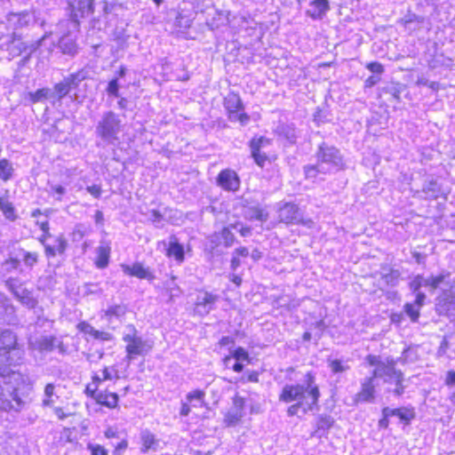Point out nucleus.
<instances>
[{
  "mask_svg": "<svg viewBox=\"0 0 455 455\" xmlns=\"http://www.w3.org/2000/svg\"><path fill=\"white\" fill-rule=\"evenodd\" d=\"M321 396L320 389L315 382V376L308 371L302 384H286L279 395V401L286 403L296 401L287 409L289 417L298 416L299 412L306 415L309 411H318V402Z\"/></svg>",
  "mask_w": 455,
  "mask_h": 455,
  "instance_id": "2",
  "label": "nucleus"
},
{
  "mask_svg": "<svg viewBox=\"0 0 455 455\" xmlns=\"http://www.w3.org/2000/svg\"><path fill=\"white\" fill-rule=\"evenodd\" d=\"M0 211H2L4 217L10 221H14L18 218L12 203L10 202L7 197H0Z\"/></svg>",
  "mask_w": 455,
  "mask_h": 455,
  "instance_id": "37",
  "label": "nucleus"
},
{
  "mask_svg": "<svg viewBox=\"0 0 455 455\" xmlns=\"http://www.w3.org/2000/svg\"><path fill=\"white\" fill-rule=\"evenodd\" d=\"M278 139L283 141L284 146L290 147L297 143L299 137V132L294 124L279 123L275 130Z\"/></svg>",
  "mask_w": 455,
  "mask_h": 455,
  "instance_id": "15",
  "label": "nucleus"
},
{
  "mask_svg": "<svg viewBox=\"0 0 455 455\" xmlns=\"http://www.w3.org/2000/svg\"><path fill=\"white\" fill-rule=\"evenodd\" d=\"M405 85L401 83H390L381 88V92L391 95L397 102L401 100V93L405 90Z\"/></svg>",
  "mask_w": 455,
  "mask_h": 455,
  "instance_id": "39",
  "label": "nucleus"
},
{
  "mask_svg": "<svg viewBox=\"0 0 455 455\" xmlns=\"http://www.w3.org/2000/svg\"><path fill=\"white\" fill-rule=\"evenodd\" d=\"M245 401L240 395H235L233 398V405L231 408L238 410L240 412H244Z\"/></svg>",
  "mask_w": 455,
  "mask_h": 455,
  "instance_id": "60",
  "label": "nucleus"
},
{
  "mask_svg": "<svg viewBox=\"0 0 455 455\" xmlns=\"http://www.w3.org/2000/svg\"><path fill=\"white\" fill-rule=\"evenodd\" d=\"M127 329L130 330V332L124 335L123 340L127 343L125 347L126 358L128 362H131L135 355H142L147 342L141 337L137 336V330L134 325L130 324Z\"/></svg>",
  "mask_w": 455,
  "mask_h": 455,
  "instance_id": "8",
  "label": "nucleus"
},
{
  "mask_svg": "<svg viewBox=\"0 0 455 455\" xmlns=\"http://www.w3.org/2000/svg\"><path fill=\"white\" fill-rule=\"evenodd\" d=\"M68 247V241L63 235L54 239V244H44V253L47 258H53L57 254H63Z\"/></svg>",
  "mask_w": 455,
  "mask_h": 455,
  "instance_id": "30",
  "label": "nucleus"
},
{
  "mask_svg": "<svg viewBox=\"0 0 455 455\" xmlns=\"http://www.w3.org/2000/svg\"><path fill=\"white\" fill-rule=\"evenodd\" d=\"M71 20L79 24V20L93 12V0H67Z\"/></svg>",
  "mask_w": 455,
  "mask_h": 455,
  "instance_id": "13",
  "label": "nucleus"
},
{
  "mask_svg": "<svg viewBox=\"0 0 455 455\" xmlns=\"http://www.w3.org/2000/svg\"><path fill=\"white\" fill-rule=\"evenodd\" d=\"M216 183L225 191L236 192L240 188L241 180L234 170L224 169L218 174Z\"/></svg>",
  "mask_w": 455,
  "mask_h": 455,
  "instance_id": "14",
  "label": "nucleus"
},
{
  "mask_svg": "<svg viewBox=\"0 0 455 455\" xmlns=\"http://www.w3.org/2000/svg\"><path fill=\"white\" fill-rule=\"evenodd\" d=\"M417 360H418L417 350L412 347H407L403 351L402 356L399 357L395 361H396V363L400 362L401 363L404 364L407 363H414Z\"/></svg>",
  "mask_w": 455,
  "mask_h": 455,
  "instance_id": "45",
  "label": "nucleus"
},
{
  "mask_svg": "<svg viewBox=\"0 0 455 455\" xmlns=\"http://www.w3.org/2000/svg\"><path fill=\"white\" fill-rule=\"evenodd\" d=\"M231 356L235 361H243L250 363L251 358L249 353L242 347H238L231 352Z\"/></svg>",
  "mask_w": 455,
  "mask_h": 455,
  "instance_id": "49",
  "label": "nucleus"
},
{
  "mask_svg": "<svg viewBox=\"0 0 455 455\" xmlns=\"http://www.w3.org/2000/svg\"><path fill=\"white\" fill-rule=\"evenodd\" d=\"M416 418V412L413 407H402V411L398 417L401 422L410 425L411 421Z\"/></svg>",
  "mask_w": 455,
  "mask_h": 455,
  "instance_id": "46",
  "label": "nucleus"
},
{
  "mask_svg": "<svg viewBox=\"0 0 455 455\" xmlns=\"http://www.w3.org/2000/svg\"><path fill=\"white\" fill-rule=\"evenodd\" d=\"M220 296L207 291H200L196 294L194 306V313L196 315L204 317L215 309V304L219 300Z\"/></svg>",
  "mask_w": 455,
  "mask_h": 455,
  "instance_id": "9",
  "label": "nucleus"
},
{
  "mask_svg": "<svg viewBox=\"0 0 455 455\" xmlns=\"http://www.w3.org/2000/svg\"><path fill=\"white\" fill-rule=\"evenodd\" d=\"M36 347L40 352L50 353L58 348L60 354L63 355L67 352V347L63 341L55 336H42L36 340Z\"/></svg>",
  "mask_w": 455,
  "mask_h": 455,
  "instance_id": "19",
  "label": "nucleus"
},
{
  "mask_svg": "<svg viewBox=\"0 0 455 455\" xmlns=\"http://www.w3.org/2000/svg\"><path fill=\"white\" fill-rule=\"evenodd\" d=\"M190 251L191 247L189 244L185 247L184 244L180 243L179 238L175 235H170L165 252L167 257L174 259L178 264H182L185 261L186 251Z\"/></svg>",
  "mask_w": 455,
  "mask_h": 455,
  "instance_id": "16",
  "label": "nucleus"
},
{
  "mask_svg": "<svg viewBox=\"0 0 455 455\" xmlns=\"http://www.w3.org/2000/svg\"><path fill=\"white\" fill-rule=\"evenodd\" d=\"M59 48L62 53L68 55H75L77 50L75 40L69 35H65L60 38Z\"/></svg>",
  "mask_w": 455,
  "mask_h": 455,
  "instance_id": "35",
  "label": "nucleus"
},
{
  "mask_svg": "<svg viewBox=\"0 0 455 455\" xmlns=\"http://www.w3.org/2000/svg\"><path fill=\"white\" fill-rule=\"evenodd\" d=\"M119 396L116 393H108L100 391L97 396L96 403L108 408H116L117 406Z\"/></svg>",
  "mask_w": 455,
  "mask_h": 455,
  "instance_id": "33",
  "label": "nucleus"
},
{
  "mask_svg": "<svg viewBox=\"0 0 455 455\" xmlns=\"http://www.w3.org/2000/svg\"><path fill=\"white\" fill-rule=\"evenodd\" d=\"M175 24L180 28H189L192 26V20L184 16L182 13H179L176 17Z\"/></svg>",
  "mask_w": 455,
  "mask_h": 455,
  "instance_id": "54",
  "label": "nucleus"
},
{
  "mask_svg": "<svg viewBox=\"0 0 455 455\" xmlns=\"http://www.w3.org/2000/svg\"><path fill=\"white\" fill-rule=\"evenodd\" d=\"M16 334L8 329L0 331V410L20 411L30 401L33 386L28 375L12 371L11 366L20 359Z\"/></svg>",
  "mask_w": 455,
  "mask_h": 455,
  "instance_id": "1",
  "label": "nucleus"
},
{
  "mask_svg": "<svg viewBox=\"0 0 455 455\" xmlns=\"http://www.w3.org/2000/svg\"><path fill=\"white\" fill-rule=\"evenodd\" d=\"M244 412H240L238 410L230 408L225 414L224 423L227 427H235L242 420Z\"/></svg>",
  "mask_w": 455,
  "mask_h": 455,
  "instance_id": "40",
  "label": "nucleus"
},
{
  "mask_svg": "<svg viewBox=\"0 0 455 455\" xmlns=\"http://www.w3.org/2000/svg\"><path fill=\"white\" fill-rule=\"evenodd\" d=\"M120 84L118 81V77L111 79L108 86L106 88V92L108 96L114 97V98H119L120 97Z\"/></svg>",
  "mask_w": 455,
  "mask_h": 455,
  "instance_id": "47",
  "label": "nucleus"
},
{
  "mask_svg": "<svg viewBox=\"0 0 455 455\" xmlns=\"http://www.w3.org/2000/svg\"><path fill=\"white\" fill-rule=\"evenodd\" d=\"M374 380L375 378L372 375L363 379L361 390L355 396L356 403L373 402L376 393Z\"/></svg>",
  "mask_w": 455,
  "mask_h": 455,
  "instance_id": "18",
  "label": "nucleus"
},
{
  "mask_svg": "<svg viewBox=\"0 0 455 455\" xmlns=\"http://www.w3.org/2000/svg\"><path fill=\"white\" fill-rule=\"evenodd\" d=\"M12 280L10 279L6 282V285L10 288V290L12 291L14 297L24 306H26L28 308H34L37 301L36 299H34L32 292L29 291L27 289H21L20 291L15 290L13 288V285L12 284Z\"/></svg>",
  "mask_w": 455,
  "mask_h": 455,
  "instance_id": "26",
  "label": "nucleus"
},
{
  "mask_svg": "<svg viewBox=\"0 0 455 455\" xmlns=\"http://www.w3.org/2000/svg\"><path fill=\"white\" fill-rule=\"evenodd\" d=\"M224 107L227 111L243 110L244 108L239 94L235 92H229L224 98Z\"/></svg>",
  "mask_w": 455,
  "mask_h": 455,
  "instance_id": "31",
  "label": "nucleus"
},
{
  "mask_svg": "<svg viewBox=\"0 0 455 455\" xmlns=\"http://www.w3.org/2000/svg\"><path fill=\"white\" fill-rule=\"evenodd\" d=\"M88 77V71L82 68L63 77L52 87H43L35 92H28L26 100L31 104L48 101L52 107L61 105L66 97L72 101L82 102L78 91L81 84Z\"/></svg>",
  "mask_w": 455,
  "mask_h": 455,
  "instance_id": "3",
  "label": "nucleus"
},
{
  "mask_svg": "<svg viewBox=\"0 0 455 455\" xmlns=\"http://www.w3.org/2000/svg\"><path fill=\"white\" fill-rule=\"evenodd\" d=\"M15 320V308L10 299L0 292V321L11 323Z\"/></svg>",
  "mask_w": 455,
  "mask_h": 455,
  "instance_id": "28",
  "label": "nucleus"
},
{
  "mask_svg": "<svg viewBox=\"0 0 455 455\" xmlns=\"http://www.w3.org/2000/svg\"><path fill=\"white\" fill-rule=\"evenodd\" d=\"M403 380L404 374H403L402 378H398V379H396V381L394 382L395 387L392 390V392L395 396H401L402 395H403L406 388V386L403 385Z\"/></svg>",
  "mask_w": 455,
  "mask_h": 455,
  "instance_id": "56",
  "label": "nucleus"
},
{
  "mask_svg": "<svg viewBox=\"0 0 455 455\" xmlns=\"http://www.w3.org/2000/svg\"><path fill=\"white\" fill-rule=\"evenodd\" d=\"M330 10L328 0H313L309 4V8L306 11V15L317 20H322Z\"/></svg>",
  "mask_w": 455,
  "mask_h": 455,
  "instance_id": "20",
  "label": "nucleus"
},
{
  "mask_svg": "<svg viewBox=\"0 0 455 455\" xmlns=\"http://www.w3.org/2000/svg\"><path fill=\"white\" fill-rule=\"evenodd\" d=\"M314 328L315 329V332L314 333V337L316 341H318L326 329V324L323 320L317 321L314 323Z\"/></svg>",
  "mask_w": 455,
  "mask_h": 455,
  "instance_id": "57",
  "label": "nucleus"
},
{
  "mask_svg": "<svg viewBox=\"0 0 455 455\" xmlns=\"http://www.w3.org/2000/svg\"><path fill=\"white\" fill-rule=\"evenodd\" d=\"M21 35L18 32H12L7 43V51L12 59L25 54V42L21 40Z\"/></svg>",
  "mask_w": 455,
  "mask_h": 455,
  "instance_id": "21",
  "label": "nucleus"
},
{
  "mask_svg": "<svg viewBox=\"0 0 455 455\" xmlns=\"http://www.w3.org/2000/svg\"><path fill=\"white\" fill-rule=\"evenodd\" d=\"M205 393L203 390L196 389L192 392H189L186 395L187 402H181V407L180 411V415L181 417H187L189 415L191 411V408L189 403H192L194 401L200 403L201 404L204 403Z\"/></svg>",
  "mask_w": 455,
  "mask_h": 455,
  "instance_id": "27",
  "label": "nucleus"
},
{
  "mask_svg": "<svg viewBox=\"0 0 455 455\" xmlns=\"http://www.w3.org/2000/svg\"><path fill=\"white\" fill-rule=\"evenodd\" d=\"M239 226L240 222H236L235 224H230L228 227H224L219 231L220 237L225 248H229L234 244L235 237L231 229L237 228Z\"/></svg>",
  "mask_w": 455,
  "mask_h": 455,
  "instance_id": "32",
  "label": "nucleus"
},
{
  "mask_svg": "<svg viewBox=\"0 0 455 455\" xmlns=\"http://www.w3.org/2000/svg\"><path fill=\"white\" fill-rule=\"evenodd\" d=\"M44 37L45 36H43L42 38L31 43L25 42L26 52L22 59L20 60L19 66H25L29 62L31 55L41 46Z\"/></svg>",
  "mask_w": 455,
  "mask_h": 455,
  "instance_id": "38",
  "label": "nucleus"
},
{
  "mask_svg": "<svg viewBox=\"0 0 455 455\" xmlns=\"http://www.w3.org/2000/svg\"><path fill=\"white\" fill-rule=\"evenodd\" d=\"M39 261V253L28 251L17 243L7 248V257L0 262V275L6 276L13 272L21 274L23 267L33 269Z\"/></svg>",
  "mask_w": 455,
  "mask_h": 455,
  "instance_id": "5",
  "label": "nucleus"
},
{
  "mask_svg": "<svg viewBox=\"0 0 455 455\" xmlns=\"http://www.w3.org/2000/svg\"><path fill=\"white\" fill-rule=\"evenodd\" d=\"M365 360L371 366H375V368H379L380 365L387 364V363H384L380 360L379 356L374 355H368Z\"/></svg>",
  "mask_w": 455,
  "mask_h": 455,
  "instance_id": "62",
  "label": "nucleus"
},
{
  "mask_svg": "<svg viewBox=\"0 0 455 455\" xmlns=\"http://www.w3.org/2000/svg\"><path fill=\"white\" fill-rule=\"evenodd\" d=\"M451 276V273L446 270H443L439 275H429L431 281V290L437 289L443 283H449L448 279Z\"/></svg>",
  "mask_w": 455,
  "mask_h": 455,
  "instance_id": "42",
  "label": "nucleus"
},
{
  "mask_svg": "<svg viewBox=\"0 0 455 455\" xmlns=\"http://www.w3.org/2000/svg\"><path fill=\"white\" fill-rule=\"evenodd\" d=\"M420 280H422V275H418L409 283L410 290L413 293L420 291L419 290L422 287Z\"/></svg>",
  "mask_w": 455,
  "mask_h": 455,
  "instance_id": "61",
  "label": "nucleus"
},
{
  "mask_svg": "<svg viewBox=\"0 0 455 455\" xmlns=\"http://www.w3.org/2000/svg\"><path fill=\"white\" fill-rule=\"evenodd\" d=\"M76 328L79 330V331L84 332L85 334H90L91 336H93L95 328L91 325L90 323L86 322H81L76 325Z\"/></svg>",
  "mask_w": 455,
  "mask_h": 455,
  "instance_id": "59",
  "label": "nucleus"
},
{
  "mask_svg": "<svg viewBox=\"0 0 455 455\" xmlns=\"http://www.w3.org/2000/svg\"><path fill=\"white\" fill-rule=\"evenodd\" d=\"M55 387H56L53 383H48L44 387V398L42 400L44 407H52L59 399V396L55 393Z\"/></svg>",
  "mask_w": 455,
  "mask_h": 455,
  "instance_id": "36",
  "label": "nucleus"
},
{
  "mask_svg": "<svg viewBox=\"0 0 455 455\" xmlns=\"http://www.w3.org/2000/svg\"><path fill=\"white\" fill-rule=\"evenodd\" d=\"M396 361L392 358L387 360L386 365H380L379 368H375L372 371V376L375 379H382L384 383L392 384L398 378H402L403 372L401 370L395 369Z\"/></svg>",
  "mask_w": 455,
  "mask_h": 455,
  "instance_id": "12",
  "label": "nucleus"
},
{
  "mask_svg": "<svg viewBox=\"0 0 455 455\" xmlns=\"http://www.w3.org/2000/svg\"><path fill=\"white\" fill-rule=\"evenodd\" d=\"M102 289L100 287L99 283H86L83 285V295L84 297H88L90 295L94 294H101Z\"/></svg>",
  "mask_w": 455,
  "mask_h": 455,
  "instance_id": "48",
  "label": "nucleus"
},
{
  "mask_svg": "<svg viewBox=\"0 0 455 455\" xmlns=\"http://www.w3.org/2000/svg\"><path fill=\"white\" fill-rule=\"evenodd\" d=\"M303 174L306 180H310L312 182H316L317 180H324V178L322 176L331 175L330 172L323 168L317 161L314 164H306L303 166Z\"/></svg>",
  "mask_w": 455,
  "mask_h": 455,
  "instance_id": "23",
  "label": "nucleus"
},
{
  "mask_svg": "<svg viewBox=\"0 0 455 455\" xmlns=\"http://www.w3.org/2000/svg\"><path fill=\"white\" fill-rule=\"evenodd\" d=\"M127 310V305L124 303L110 304L106 309L102 310V318L106 319L108 323H112L114 319L121 322Z\"/></svg>",
  "mask_w": 455,
  "mask_h": 455,
  "instance_id": "24",
  "label": "nucleus"
},
{
  "mask_svg": "<svg viewBox=\"0 0 455 455\" xmlns=\"http://www.w3.org/2000/svg\"><path fill=\"white\" fill-rule=\"evenodd\" d=\"M209 243L212 251L216 250L220 245L223 244L220 237L219 231L214 232L212 235L209 236Z\"/></svg>",
  "mask_w": 455,
  "mask_h": 455,
  "instance_id": "63",
  "label": "nucleus"
},
{
  "mask_svg": "<svg viewBox=\"0 0 455 455\" xmlns=\"http://www.w3.org/2000/svg\"><path fill=\"white\" fill-rule=\"evenodd\" d=\"M328 367L334 374L347 371L350 369L349 365L339 359H328Z\"/></svg>",
  "mask_w": 455,
  "mask_h": 455,
  "instance_id": "43",
  "label": "nucleus"
},
{
  "mask_svg": "<svg viewBox=\"0 0 455 455\" xmlns=\"http://www.w3.org/2000/svg\"><path fill=\"white\" fill-rule=\"evenodd\" d=\"M278 219L281 222L288 225L306 224L303 220V212L294 203H284L280 206L278 209Z\"/></svg>",
  "mask_w": 455,
  "mask_h": 455,
  "instance_id": "10",
  "label": "nucleus"
},
{
  "mask_svg": "<svg viewBox=\"0 0 455 455\" xmlns=\"http://www.w3.org/2000/svg\"><path fill=\"white\" fill-rule=\"evenodd\" d=\"M315 160L325 168L330 174L344 171L347 168L344 155L335 145L325 140L320 142L315 151Z\"/></svg>",
  "mask_w": 455,
  "mask_h": 455,
  "instance_id": "6",
  "label": "nucleus"
},
{
  "mask_svg": "<svg viewBox=\"0 0 455 455\" xmlns=\"http://www.w3.org/2000/svg\"><path fill=\"white\" fill-rule=\"evenodd\" d=\"M177 277L175 275H172L170 280H167L164 283L165 287L170 291L171 297L179 296L181 292L180 287L176 283Z\"/></svg>",
  "mask_w": 455,
  "mask_h": 455,
  "instance_id": "51",
  "label": "nucleus"
},
{
  "mask_svg": "<svg viewBox=\"0 0 455 455\" xmlns=\"http://www.w3.org/2000/svg\"><path fill=\"white\" fill-rule=\"evenodd\" d=\"M270 144V140L265 137L253 138L250 141V148H262Z\"/></svg>",
  "mask_w": 455,
  "mask_h": 455,
  "instance_id": "55",
  "label": "nucleus"
},
{
  "mask_svg": "<svg viewBox=\"0 0 455 455\" xmlns=\"http://www.w3.org/2000/svg\"><path fill=\"white\" fill-rule=\"evenodd\" d=\"M114 37L120 45H123L124 44H126L130 36L125 33V29L124 28H116L114 31Z\"/></svg>",
  "mask_w": 455,
  "mask_h": 455,
  "instance_id": "52",
  "label": "nucleus"
},
{
  "mask_svg": "<svg viewBox=\"0 0 455 455\" xmlns=\"http://www.w3.org/2000/svg\"><path fill=\"white\" fill-rule=\"evenodd\" d=\"M124 117L125 115L121 116L113 110L101 113L94 129L95 144L98 148H115L120 144L125 127Z\"/></svg>",
  "mask_w": 455,
  "mask_h": 455,
  "instance_id": "4",
  "label": "nucleus"
},
{
  "mask_svg": "<svg viewBox=\"0 0 455 455\" xmlns=\"http://www.w3.org/2000/svg\"><path fill=\"white\" fill-rule=\"evenodd\" d=\"M112 445L115 446V451L113 452V455H121L127 448L128 443L125 439H122L117 443H112Z\"/></svg>",
  "mask_w": 455,
  "mask_h": 455,
  "instance_id": "64",
  "label": "nucleus"
},
{
  "mask_svg": "<svg viewBox=\"0 0 455 455\" xmlns=\"http://www.w3.org/2000/svg\"><path fill=\"white\" fill-rule=\"evenodd\" d=\"M87 447L91 455H108V450L102 445L89 443Z\"/></svg>",
  "mask_w": 455,
  "mask_h": 455,
  "instance_id": "58",
  "label": "nucleus"
},
{
  "mask_svg": "<svg viewBox=\"0 0 455 455\" xmlns=\"http://www.w3.org/2000/svg\"><path fill=\"white\" fill-rule=\"evenodd\" d=\"M6 21L8 26L13 29V32H18L19 30L34 26L36 23V16L35 13L30 11L9 12L6 15Z\"/></svg>",
  "mask_w": 455,
  "mask_h": 455,
  "instance_id": "11",
  "label": "nucleus"
},
{
  "mask_svg": "<svg viewBox=\"0 0 455 455\" xmlns=\"http://www.w3.org/2000/svg\"><path fill=\"white\" fill-rule=\"evenodd\" d=\"M142 451L147 452L149 449H155L154 445L156 444L155 435L149 431L146 430L141 433Z\"/></svg>",
  "mask_w": 455,
  "mask_h": 455,
  "instance_id": "44",
  "label": "nucleus"
},
{
  "mask_svg": "<svg viewBox=\"0 0 455 455\" xmlns=\"http://www.w3.org/2000/svg\"><path fill=\"white\" fill-rule=\"evenodd\" d=\"M404 312L412 322H417L419 317V307L415 304L406 303L404 305Z\"/></svg>",
  "mask_w": 455,
  "mask_h": 455,
  "instance_id": "50",
  "label": "nucleus"
},
{
  "mask_svg": "<svg viewBox=\"0 0 455 455\" xmlns=\"http://www.w3.org/2000/svg\"><path fill=\"white\" fill-rule=\"evenodd\" d=\"M245 218L249 220H256L260 221H266L267 219V214L264 213L263 210L259 207H249L245 210L244 212Z\"/></svg>",
  "mask_w": 455,
  "mask_h": 455,
  "instance_id": "41",
  "label": "nucleus"
},
{
  "mask_svg": "<svg viewBox=\"0 0 455 455\" xmlns=\"http://www.w3.org/2000/svg\"><path fill=\"white\" fill-rule=\"evenodd\" d=\"M366 68L373 75L379 76L384 73V67L380 62L371 61L366 64Z\"/></svg>",
  "mask_w": 455,
  "mask_h": 455,
  "instance_id": "53",
  "label": "nucleus"
},
{
  "mask_svg": "<svg viewBox=\"0 0 455 455\" xmlns=\"http://www.w3.org/2000/svg\"><path fill=\"white\" fill-rule=\"evenodd\" d=\"M421 192L425 195L424 198L427 200H436L443 195L442 185L433 177L424 181Z\"/></svg>",
  "mask_w": 455,
  "mask_h": 455,
  "instance_id": "22",
  "label": "nucleus"
},
{
  "mask_svg": "<svg viewBox=\"0 0 455 455\" xmlns=\"http://www.w3.org/2000/svg\"><path fill=\"white\" fill-rule=\"evenodd\" d=\"M380 275L381 281H383L387 286L395 287L399 283L401 272L397 268L384 266L381 267Z\"/></svg>",
  "mask_w": 455,
  "mask_h": 455,
  "instance_id": "29",
  "label": "nucleus"
},
{
  "mask_svg": "<svg viewBox=\"0 0 455 455\" xmlns=\"http://www.w3.org/2000/svg\"><path fill=\"white\" fill-rule=\"evenodd\" d=\"M435 310L438 315L455 322V278L449 289H445L435 298Z\"/></svg>",
  "mask_w": 455,
  "mask_h": 455,
  "instance_id": "7",
  "label": "nucleus"
},
{
  "mask_svg": "<svg viewBox=\"0 0 455 455\" xmlns=\"http://www.w3.org/2000/svg\"><path fill=\"white\" fill-rule=\"evenodd\" d=\"M111 247L107 241H100V245L96 248L95 266L99 269L106 268L109 264Z\"/></svg>",
  "mask_w": 455,
  "mask_h": 455,
  "instance_id": "25",
  "label": "nucleus"
},
{
  "mask_svg": "<svg viewBox=\"0 0 455 455\" xmlns=\"http://www.w3.org/2000/svg\"><path fill=\"white\" fill-rule=\"evenodd\" d=\"M334 424V419L331 416L326 414H320L317 417L316 430L315 434L318 436L323 435V434L329 430Z\"/></svg>",
  "mask_w": 455,
  "mask_h": 455,
  "instance_id": "34",
  "label": "nucleus"
},
{
  "mask_svg": "<svg viewBox=\"0 0 455 455\" xmlns=\"http://www.w3.org/2000/svg\"><path fill=\"white\" fill-rule=\"evenodd\" d=\"M123 272L131 276H135L139 279H144L148 282H153L156 279V275L149 267H144L141 262H134L132 266L123 264L121 265Z\"/></svg>",
  "mask_w": 455,
  "mask_h": 455,
  "instance_id": "17",
  "label": "nucleus"
}]
</instances>
